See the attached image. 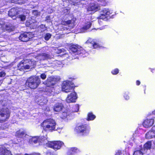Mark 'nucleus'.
<instances>
[{"mask_svg":"<svg viewBox=\"0 0 155 155\" xmlns=\"http://www.w3.org/2000/svg\"><path fill=\"white\" fill-rule=\"evenodd\" d=\"M56 125L55 120L51 119H47L41 124V126L43 127L44 130L51 131L55 130Z\"/></svg>","mask_w":155,"mask_h":155,"instance_id":"obj_1","label":"nucleus"},{"mask_svg":"<svg viewBox=\"0 0 155 155\" xmlns=\"http://www.w3.org/2000/svg\"><path fill=\"white\" fill-rule=\"evenodd\" d=\"M40 83L41 80L39 77L37 76H34L29 78L26 84L31 88L35 89L38 86Z\"/></svg>","mask_w":155,"mask_h":155,"instance_id":"obj_2","label":"nucleus"},{"mask_svg":"<svg viewBox=\"0 0 155 155\" xmlns=\"http://www.w3.org/2000/svg\"><path fill=\"white\" fill-rule=\"evenodd\" d=\"M10 112L8 108H2L0 110V123L6 121L9 118Z\"/></svg>","mask_w":155,"mask_h":155,"instance_id":"obj_3","label":"nucleus"},{"mask_svg":"<svg viewBox=\"0 0 155 155\" xmlns=\"http://www.w3.org/2000/svg\"><path fill=\"white\" fill-rule=\"evenodd\" d=\"M90 130L89 126L86 125H81L76 127L75 131L81 135H85L88 134Z\"/></svg>","mask_w":155,"mask_h":155,"instance_id":"obj_4","label":"nucleus"},{"mask_svg":"<svg viewBox=\"0 0 155 155\" xmlns=\"http://www.w3.org/2000/svg\"><path fill=\"white\" fill-rule=\"evenodd\" d=\"M62 91L66 93L73 91V86L71 82L69 81H64L62 84Z\"/></svg>","mask_w":155,"mask_h":155,"instance_id":"obj_5","label":"nucleus"},{"mask_svg":"<svg viewBox=\"0 0 155 155\" xmlns=\"http://www.w3.org/2000/svg\"><path fill=\"white\" fill-rule=\"evenodd\" d=\"M47 142L46 143L47 145L55 150L60 149L64 144L62 142L59 141Z\"/></svg>","mask_w":155,"mask_h":155,"instance_id":"obj_6","label":"nucleus"},{"mask_svg":"<svg viewBox=\"0 0 155 155\" xmlns=\"http://www.w3.org/2000/svg\"><path fill=\"white\" fill-rule=\"evenodd\" d=\"M47 141L46 137L42 136L40 137H34L31 138L29 140V142L30 143H32L33 142L34 143H43L44 144H46V142Z\"/></svg>","mask_w":155,"mask_h":155,"instance_id":"obj_7","label":"nucleus"},{"mask_svg":"<svg viewBox=\"0 0 155 155\" xmlns=\"http://www.w3.org/2000/svg\"><path fill=\"white\" fill-rule=\"evenodd\" d=\"M0 28H2V29L4 31H6L9 32L13 31L15 29L14 27L11 24L8 25L5 24L1 19H0Z\"/></svg>","mask_w":155,"mask_h":155,"instance_id":"obj_8","label":"nucleus"},{"mask_svg":"<svg viewBox=\"0 0 155 155\" xmlns=\"http://www.w3.org/2000/svg\"><path fill=\"white\" fill-rule=\"evenodd\" d=\"M77 98L76 93L74 91H73L68 95L66 101L68 103L74 102L75 101Z\"/></svg>","mask_w":155,"mask_h":155,"instance_id":"obj_9","label":"nucleus"},{"mask_svg":"<svg viewBox=\"0 0 155 155\" xmlns=\"http://www.w3.org/2000/svg\"><path fill=\"white\" fill-rule=\"evenodd\" d=\"M30 33L25 32L21 34L19 37V39L22 41L26 42L28 41L31 38L30 36Z\"/></svg>","mask_w":155,"mask_h":155,"instance_id":"obj_10","label":"nucleus"},{"mask_svg":"<svg viewBox=\"0 0 155 155\" xmlns=\"http://www.w3.org/2000/svg\"><path fill=\"white\" fill-rule=\"evenodd\" d=\"M111 14L110 11L107 9H104L101 12L99 18L100 19H104L108 17Z\"/></svg>","mask_w":155,"mask_h":155,"instance_id":"obj_11","label":"nucleus"},{"mask_svg":"<svg viewBox=\"0 0 155 155\" xmlns=\"http://www.w3.org/2000/svg\"><path fill=\"white\" fill-rule=\"evenodd\" d=\"M56 79L51 77L48 78L47 82H45L43 83L48 87H51L55 84Z\"/></svg>","mask_w":155,"mask_h":155,"instance_id":"obj_12","label":"nucleus"},{"mask_svg":"<svg viewBox=\"0 0 155 155\" xmlns=\"http://www.w3.org/2000/svg\"><path fill=\"white\" fill-rule=\"evenodd\" d=\"M155 136V127L152 128L151 130L148 132L146 134V137L147 138L150 139Z\"/></svg>","mask_w":155,"mask_h":155,"instance_id":"obj_13","label":"nucleus"},{"mask_svg":"<svg viewBox=\"0 0 155 155\" xmlns=\"http://www.w3.org/2000/svg\"><path fill=\"white\" fill-rule=\"evenodd\" d=\"M154 122V120L153 119H147L144 121L143 125L145 128H148L151 126Z\"/></svg>","mask_w":155,"mask_h":155,"instance_id":"obj_14","label":"nucleus"},{"mask_svg":"<svg viewBox=\"0 0 155 155\" xmlns=\"http://www.w3.org/2000/svg\"><path fill=\"white\" fill-rule=\"evenodd\" d=\"M37 102L38 104L43 105L47 103L48 100L44 96H41L39 97L37 99Z\"/></svg>","mask_w":155,"mask_h":155,"instance_id":"obj_15","label":"nucleus"},{"mask_svg":"<svg viewBox=\"0 0 155 155\" xmlns=\"http://www.w3.org/2000/svg\"><path fill=\"white\" fill-rule=\"evenodd\" d=\"M18 10L15 8H11L9 11L8 15L11 17L13 19H15V16L18 14Z\"/></svg>","mask_w":155,"mask_h":155,"instance_id":"obj_16","label":"nucleus"},{"mask_svg":"<svg viewBox=\"0 0 155 155\" xmlns=\"http://www.w3.org/2000/svg\"><path fill=\"white\" fill-rule=\"evenodd\" d=\"M0 155H12L11 151L5 147L0 148Z\"/></svg>","mask_w":155,"mask_h":155,"instance_id":"obj_17","label":"nucleus"},{"mask_svg":"<svg viewBox=\"0 0 155 155\" xmlns=\"http://www.w3.org/2000/svg\"><path fill=\"white\" fill-rule=\"evenodd\" d=\"M63 107V106L61 103L56 104L54 107V110L55 112H59L61 110Z\"/></svg>","mask_w":155,"mask_h":155,"instance_id":"obj_18","label":"nucleus"},{"mask_svg":"<svg viewBox=\"0 0 155 155\" xmlns=\"http://www.w3.org/2000/svg\"><path fill=\"white\" fill-rule=\"evenodd\" d=\"M91 24L90 22H88L85 23L83 27L81 28V32H85L87 30L91 27Z\"/></svg>","mask_w":155,"mask_h":155,"instance_id":"obj_19","label":"nucleus"},{"mask_svg":"<svg viewBox=\"0 0 155 155\" xmlns=\"http://www.w3.org/2000/svg\"><path fill=\"white\" fill-rule=\"evenodd\" d=\"M88 54V53L86 52L85 50L82 48L80 47L79 48H78V50L77 51V54H82V55H84L83 56V57H84L87 56Z\"/></svg>","mask_w":155,"mask_h":155,"instance_id":"obj_20","label":"nucleus"},{"mask_svg":"<svg viewBox=\"0 0 155 155\" xmlns=\"http://www.w3.org/2000/svg\"><path fill=\"white\" fill-rule=\"evenodd\" d=\"M98 9V6L97 5L94 4H91L87 8L88 11H97Z\"/></svg>","mask_w":155,"mask_h":155,"instance_id":"obj_21","label":"nucleus"},{"mask_svg":"<svg viewBox=\"0 0 155 155\" xmlns=\"http://www.w3.org/2000/svg\"><path fill=\"white\" fill-rule=\"evenodd\" d=\"M79 47H80L79 46L75 45H72L70 48V50L75 54H77V51Z\"/></svg>","mask_w":155,"mask_h":155,"instance_id":"obj_22","label":"nucleus"},{"mask_svg":"<svg viewBox=\"0 0 155 155\" xmlns=\"http://www.w3.org/2000/svg\"><path fill=\"white\" fill-rule=\"evenodd\" d=\"M25 60L27 62L26 63H27V64L28 65H30L29 67L31 68H33V66L36 64L35 61L33 60Z\"/></svg>","mask_w":155,"mask_h":155,"instance_id":"obj_23","label":"nucleus"},{"mask_svg":"<svg viewBox=\"0 0 155 155\" xmlns=\"http://www.w3.org/2000/svg\"><path fill=\"white\" fill-rule=\"evenodd\" d=\"M27 63L25 60L24 61H21L20 63L18 65V69L19 70H22L24 68L25 64Z\"/></svg>","mask_w":155,"mask_h":155,"instance_id":"obj_24","label":"nucleus"},{"mask_svg":"<svg viewBox=\"0 0 155 155\" xmlns=\"http://www.w3.org/2000/svg\"><path fill=\"white\" fill-rule=\"evenodd\" d=\"M95 116L93 115L92 113H89L88 115L87 120H93L95 118Z\"/></svg>","mask_w":155,"mask_h":155,"instance_id":"obj_25","label":"nucleus"},{"mask_svg":"<svg viewBox=\"0 0 155 155\" xmlns=\"http://www.w3.org/2000/svg\"><path fill=\"white\" fill-rule=\"evenodd\" d=\"M151 141H148L144 145V148L146 149H150L151 147Z\"/></svg>","mask_w":155,"mask_h":155,"instance_id":"obj_26","label":"nucleus"},{"mask_svg":"<svg viewBox=\"0 0 155 155\" xmlns=\"http://www.w3.org/2000/svg\"><path fill=\"white\" fill-rule=\"evenodd\" d=\"M24 132L23 131L19 130L17 131L16 134V135L19 137L21 138L24 135Z\"/></svg>","mask_w":155,"mask_h":155,"instance_id":"obj_27","label":"nucleus"},{"mask_svg":"<svg viewBox=\"0 0 155 155\" xmlns=\"http://www.w3.org/2000/svg\"><path fill=\"white\" fill-rule=\"evenodd\" d=\"M26 16L24 15H19L16 17V19H19L21 21H24L26 19Z\"/></svg>","mask_w":155,"mask_h":155,"instance_id":"obj_28","label":"nucleus"},{"mask_svg":"<svg viewBox=\"0 0 155 155\" xmlns=\"http://www.w3.org/2000/svg\"><path fill=\"white\" fill-rule=\"evenodd\" d=\"M79 109V106L78 105L74 106L72 109V111L73 112H76L78 111Z\"/></svg>","mask_w":155,"mask_h":155,"instance_id":"obj_29","label":"nucleus"},{"mask_svg":"<svg viewBox=\"0 0 155 155\" xmlns=\"http://www.w3.org/2000/svg\"><path fill=\"white\" fill-rule=\"evenodd\" d=\"M142 149L140 150H138L135 151L134 153V155H143V153L142 152Z\"/></svg>","mask_w":155,"mask_h":155,"instance_id":"obj_30","label":"nucleus"},{"mask_svg":"<svg viewBox=\"0 0 155 155\" xmlns=\"http://www.w3.org/2000/svg\"><path fill=\"white\" fill-rule=\"evenodd\" d=\"M68 116V114L67 113V111L63 112L61 114V117L62 118L64 119L67 117Z\"/></svg>","mask_w":155,"mask_h":155,"instance_id":"obj_31","label":"nucleus"},{"mask_svg":"<svg viewBox=\"0 0 155 155\" xmlns=\"http://www.w3.org/2000/svg\"><path fill=\"white\" fill-rule=\"evenodd\" d=\"M51 35L50 33H47L45 36V39L46 41H48L51 38Z\"/></svg>","mask_w":155,"mask_h":155,"instance_id":"obj_32","label":"nucleus"},{"mask_svg":"<svg viewBox=\"0 0 155 155\" xmlns=\"http://www.w3.org/2000/svg\"><path fill=\"white\" fill-rule=\"evenodd\" d=\"M74 22L72 21V20H69L67 21H65L64 22H63L62 23V24L63 25H69L71 24H72Z\"/></svg>","mask_w":155,"mask_h":155,"instance_id":"obj_33","label":"nucleus"},{"mask_svg":"<svg viewBox=\"0 0 155 155\" xmlns=\"http://www.w3.org/2000/svg\"><path fill=\"white\" fill-rule=\"evenodd\" d=\"M32 14L35 15H40V13L37 10H33L32 11Z\"/></svg>","mask_w":155,"mask_h":155,"instance_id":"obj_34","label":"nucleus"},{"mask_svg":"<svg viewBox=\"0 0 155 155\" xmlns=\"http://www.w3.org/2000/svg\"><path fill=\"white\" fill-rule=\"evenodd\" d=\"M119 72V70L118 69H115L114 70H113L111 73L113 74H116L118 73Z\"/></svg>","mask_w":155,"mask_h":155,"instance_id":"obj_35","label":"nucleus"},{"mask_svg":"<svg viewBox=\"0 0 155 155\" xmlns=\"http://www.w3.org/2000/svg\"><path fill=\"white\" fill-rule=\"evenodd\" d=\"M46 75L44 73L40 75V77L43 80L45 79L46 78Z\"/></svg>","mask_w":155,"mask_h":155,"instance_id":"obj_36","label":"nucleus"},{"mask_svg":"<svg viewBox=\"0 0 155 155\" xmlns=\"http://www.w3.org/2000/svg\"><path fill=\"white\" fill-rule=\"evenodd\" d=\"M86 43L87 44L90 43L92 45L93 44L94 42L92 41L91 39L90 38L86 42Z\"/></svg>","mask_w":155,"mask_h":155,"instance_id":"obj_37","label":"nucleus"},{"mask_svg":"<svg viewBox=\"0 0 155 155\" xmlns=\"http://www.w3.org/2000/svg\"><path fill=\"white\" fill-rule=\"evenodd\" d=\"M29 65H28V64H25L24 69H28L31 68L29 67Z\"/></svg>","mask_w":155,"mask_h":155,"instance_id":"obj_38","label":"nucleus"},{"mask_svg":"<svg viewBox=\"0 0 155 155\" xmlns=\"http://www.w3.org/2000/svg\"><path fill=\"white\" fill-rule=\"evenodd\" d=\"M92 45L93 47L95 48H97L99 47V46L97 43H95L94 42L93 43V44Z\"/></svg>","mask_w":155,"mask_h":155,"instance_id":"obj_39","label":"nucleus"},{"mask_svg":"<svg viewBox=\"0 0 155 155\" xmlns=\"http://www.w3.org/2000/svg\"><path fill=\"white\" fill-rule=\"evenodd\" d=\"M17 1H16L17 2H18V4H22L24 3V2L23 0H17Z\"/></svg>","mask_w":155,"mask_h":155,"instance_id":"obj_40","label":"nucleus"},{"mask_svg":"<svg viewBox=\"0 0 155 155\" xmlns=\"http://www.w3.org/2000/svg\"><path fill=\"white\" fill-rule=\"evenodd\" d=\"M5 73L4 71H2L0 72V77H4L5 76Z\"/></svg>","mask_w":155,"mask_h":155,"instance_id":"obj_41","label":"nucleus"},{"mask_svg":"<svg viewBox=\"0 0 155 155\" xmlns=\"http://www.w3.org/2000/svg\"><path fill=\"white\" fill-rule=\"evenodd\" d=\"M43 56H44V57H45L44 58L45 59H48V58H50L49 55L48 54H45L43 55Z\"/></svg>","mask_w":155,"mask_h":155,"instance_id":"obj_42","label":"nucleus"},{"mask_svg":"<svg viewBox=\"0 0 155 155\" xmlns=\"http://www.w3.org/2000/svg\"><path fill=\"white\" fill-rule=\"evenodd\" d=\"M124 97L125 98V99L127 100H128L129 98V96L128 95L127 93H125V95H124Z\"/></svg>","mask_w":155,"mask_h":155,"instance_id":"obj_43","label":"nucleus"},{"mask_svg":"<svg viewBox=\"0 0 155 155\" xmlns=\"http://www.w3.org/2000/svg\"><path fill=\"white\" fill-rule=\"evenodd\" d=\"M70 150L72 151V152H75L76 151V150H77V148H71L70 149Z\"/></svg>","mask_w":155,"mask_h":155,"instance_id":"obj_44","label":"nucleus"},{"mask_svg":"<svg viewBox=\"0 0 155 155\" xmlns=\"http://www.w3.org/2000/svg\"><path fill=\"white\" fill-rule=\"evenodd\" d=\"M121 151H118L116 153V154H115V155H120L121 154Z\"/></svg>","mask_w":155,"mask_h":155,"instance_id":"obj_45","label":"nucleus"},{"mask_svg":"<svg viewBox=\"0 0 155 155\" xmlns=\"http://www.w3.org/2000/svg\"><path fill=\"white\" fill-rule=\"evenodd\" d=\"M17 0H11V2L12 3H14L16 4H18V2H17L16 1H17Z\"/></svg>","mask_w":155,"mask_h":155,"instance_id":"obj_46","label":"nucleus"},{"mask_svg":"<svg viewBox=\"0 0 155 155\" xmlns=\"http://www.w3.org/2000/svg\"><path fill=\"white\" fill-rule=\"evenodd\" d=\"M8 127V126L7 125H6V126H5L4 127H2L1 129H6Z\"/></svg>","mask_w":155,"mask_h":155,"instance_id":"obj_47","label":"nucleus"},{"mask_svg":"<svg viewBox=\"0 0 155 155\" xmlns=\"http://www.w3.org/2000/svg\"><path fill=\"white\" fill-rule=\"evenodd\" d=\"M136 84L137 85H139L140 84V82L139 81H136Z\"/></svg>","mask_w":155,"mask_h":155,"instance_id":"obj_48","label":"nucleus"},{"mask_svg":"<svg viewBox=\"0 0 155 155\" xmlns=\"http://www.w3.org/2000/svg\"><path fill=\"white\" fill-rule=\"evenodd\" d=\"M16 155H21L20 154H17ZM25 155H34V154H25Z\"/></svg>","mask_w":155,"mask_h":155,"instance_id":"obj_49","label":"nucleus"},{"mask_svg":"<svg viewBox=\"0 0 155 155\" xmlns=\"http://www.w3.org/2000/svg\"><path fill=\"white\" fill-rule=\"evenodd\" d=\"M152 113L153 114H155V110L153 111Z\"/></svg>","mask_w":155,"mask_h":155,"instance_id":"obj_50","label":"nucleus"},{"mask_svg":"<svg viewBox=\"0 0 155 155\" xmlns=\"http://www.w3.org/2000/svg\"><path fill=\"white\" fill-rule=\"evenodd\" d=\"M153 143L155 145V140L153 141Z\"/></svg>","mask_w":155,"mask_h":155,"instance_id":"obj_51","label":"nucleus"},{"mask_svg":"<svg viewBox=\"0 0 155 155\" xmlns=\"http://www.w3.org/2000/svg\"><path fill=\"white\" fill-rule=\"evenodd\" d=\"M100 21H100V20H98V22H99Z\"/></svg>","mask_w":155,"mask_h":155,"instance_id":"obj_52","label":"nucleus"},{"mask_svg":"<svg viewBox=\"0 0 155 155\" xmlns=\"http://www.w3.org/2000/svg\"><path fill=\"white\" fill-rule=\"evenodd\" d=\"M103 29V28L101 29V28H100V30H102Z\"/></svg>","mask_w":155,"mask_h":155,"instance_id":"obj_53","label":"nucleus"}]
</instances>
